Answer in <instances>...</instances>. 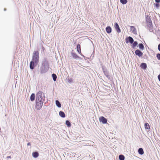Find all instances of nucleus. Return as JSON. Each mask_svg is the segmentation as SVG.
Here are the masks:
<instances>
[{"label": "nucleus", "instance_id": "nucleus-10", "mask_svg": "<svg viewBox=\"0 0 160 160\" xmlns=\"http://www.w3.org/2000/svg\"><path fill=\"white\" fill-rule=\"evenodd\" d=\"M77 50L78 53L81 55L82 53L81 50V46L80 44H78L77 45Z\"/></svg>", "mask_w": 160, "mask_h": 160}, {"label": "nucleus", "instance_id": "nucleus-19", "mask_svg": "<svg viewBox=\"0 0 160 160\" xmlns=\"http://www.w3.org/2000/svg\"><path fill=\"white\" fill-rule=\"evenodd\" d=\"M139 48L140 49L142 50L144 49V47L143 44L142 43H140L138 45Z\"/></svg>", "mask_w": 160, "mask_h": 160}, {"label": "nucleus", "instance_id": "nucleus-34", "mask_svg": "<svg viewBox=\"0 0 160 160\" xmlns=\"http://www.w3.org/2000/svg\"><path fill=\"white\" fill-rule=\"evenodd\" d=\"M7 158H11V156H8V157H7Z\"/></svg>", "mask_w": 160, "mask_h": 160}, {"label": "nucleus", "instance_id": "nucleus-22", "mask_svg": "<svg viewBox=\"0 0 160 160\" xmlns=\"http://www.w3.org/2000/svg\"><path fill=\"white\" fill-rule=\"evenodd\" d=\"M66 124L67 125V126L68 127H70L71 126V124L70 122L68 120H67L66 121Z\"/></svg>", "mask_w": 160, "mask_h": 160}, {"label": "nucleus", "instance_id": "nucleus-25", "mask_svg": "<svg viewBox=\"0 0 160 160\" xmlns=\"http://www.w3.org/2000/svg\"><path fill=\"white\" fill-rule=\"evenodd\" d=\"M120 2L123 4H126L127 2V0H120Z\"/></svg>", "mask_w": 160, "mask_h": 160}, {"label": "nucleus", "instance_id": "nucleus-4", "mask_svg": "<svg viewBox=\"0 0 160 160\" xmlns=\"http://www.w3.org/2000/svg\"><path fill=\"white\" fill-rule=\"evenodd\" d=\"M99 120L100 122H102L103 124H106L107 122V119L103 116L99 117Z\"/></svg>", "mask_w": 160, "mask_h": 160}, {"label": "nucleus", "instance_id": "nucleus-2", "mask_svg": "<svg viewBox=\"0 0 160 160\" xmlns=\"http://www.w3.org/2000/svg\"><path fill=\"white\" fill-rule=\"evenodd\" d=\"M43 102L42 100H36V105L35 108L38 110H40L43 105Z\"/></svg>", "mask_w": 160, "mask_h": 160}, {"label": "nucleus", "instance_id": "nucleus-26", "mask_svg": "<svg viewBox=\"0 0 160 160\" xmlns=\"http://www.w3.org/2000/svg\"><path fill=\"white\" fill-rule=\"evenodd\" d=\"M138 44V43L136 41H135L132 44V47L133 48H134L135 47L137 46Z\"/></svg>", "mask_w": 160, "mask_h": 160}, {"label": "nucleus", "instance_id": "nucleus-16", "mask_svg": "<svg viewBox=\"0 0 160 160\" xmlns=\"http://www.w3.org/2000/svg\"><path fill=\"white\" fill-rule=\"evenodd\" d=\"M71 55L73 57V58L76 59L77 58H79L78 56L76 53H72Z\"/></svg>", "mask_w": 160, "mask_h": 160}, {"label": "nucleus", "instance_id": "nucleus-18", "mask_svg": "<svg viewBox=\"0 0 160 160\" xmlns=\"http://www.w3.org/2000/svg\"><path fill=\"white\" fill-rule=\"evenodd\" d=\"M35 95L34 93H32L30 96V100L31 101H33L35 99Z\"/></svg>", "mask_w": 160, "mask_h": 160}, {"label": "nucleus", "instance_id": "nucleus-3", "mask_svg": "<svg viewBox=\"0 0 160 160\" xmlns=\"http://www.w3.org/2000/svg\"><path fill=\"white\" fill-rule=\"evenodd\" d=\"M43 97V92H38L36 95V100H42V97Z\"/></svg>", "mask_w": 160, "mask_h": 160}, {"label": "nucleus", "instance_id": "nucleus-15", "mask_svg": "<svg viewBox=\"0 0 160 160\" xmlns=\"http://www.w3.org/2000/svg\"><path fill=\"white\" fill-rule=\"evenodd\" d=\"M59 115L62 118H64L65 116L64 113L62 111H60L59 112Z\"/></svg>", "mask_w": 160, "mask_h": 160}, {"label": "nucleus", "instance_id": "nucleus-28", "mask_svg": "<svg viewBox=\"0 0 160 160\" xmlns=\"http://www.w3.org/2000/svg\"><path fill=\"white\" fill-rule=\"evenodd\" d=\"M68 82H72V78L68 79Z\"/></svg>", "mask_w": 160, "mask_h": 160}, {"label": "nucleus", "instance_id": "nucleus-23", "mask_svg": "<svg viewBox=\"0 0 160 160\" xmlns=\"http://www.w3.org/2000/svg\"><path fill=\"white\" fill-rule=\"evenodd\" d=\"M119 158L120 160H124L125 159L124 156L122 155H120Z\"/></svg>", "mask_w": 160, "mask_h": 160}, {"label": "nucleus", "instance_id": "nucleus-14", "mask_svg": "<svg viewBox=\"0 0 160 160\" xmlns=\"http://www.w3.org/2000/svg\"><path fill=\"white\" fill-rule=\"evenodd\" d=\"M141 67L144 69H145L146 68L147 66L146 63H143L141 64Z\"/></svg>", "mask_w": 160, "mask_h": 160}, {"label": "nucleus", "instance_id": "nucleus-8", "mask_svg": "<svg viewBox=\"0 0 160 160\" xmlns=\"http://www.w3.org/2000/svg\"><path fill=\"white\" fill-rule=\"evenodd\" d=\"M146 20L147 23L149 24H152V20L148 16H147L146 17Z\"/></svg>", "mask_w": 160, "mask_h": 160}, {"label": "nucleus", "instance_id": "nucleus-12", "mask_svg": "<svg viewBox=\"0 0 160 160\" xmlns=\"http://www.w3.org/2000/svg\"><path fill=\"white\" fill-rule=\"evenodd\" d=\"M106 30L107 32L108 33H109L111 32L112 29L111 27L109 26L107 27L106 28Z\"/></svg>", "mask_w": 160, "mask_h": 160}, {"label": "nucleus", "instance_id": "nucleus-24", "mask_svg": "<svg viewBox=\"0 0 160 160\" xmlns=\"http://www.w3.org/2000/svg\"><path fill=\"white\" fill-rule=\"evenodd\" d=\"M52 76L53 78V80L54 81H55L57 78V76L55 74H53L52 75Z\"/></svg>", "mask_w": 160, "mask_h": 160}, {"label": "nucleus", "instance_id": "nucleus-29", "mask_svg": "<svg viewBox=\"0 0 160 160\" xmlns=\"http://www.w3.org/2000/svg\"><path fill=\"white\" fill-rule=\"evenodd\" d=\"M155 2H157L159 3L160 2V0H155Z\"/></svg>", "mask_w": 160, "mask_h": 160}, {"label": "nucleus", "instance_id": "nucleus-5", "mask_svg": "<svg viewBox=\"0 0 160 160\" xmlns=\"http://www.w3.org/2000/svg\"><path fill=\"white\" fill-rule=\"evenodd\" d=\"M134 41L133 39L132 38L129 36L128 38H127L125 39V42L127 43L129 42L131 43H132Z\"/></svg>", "mask_w": 160, "mask_h": 160}, {"label": "nucleus", "instance_id": "nucleus-21", "mask_svg": "<svg viewBox=\"0 0 160 160\" xmlns=\"http://www.w3.org/2000/svg\"><path fill=\"white\" fill-rule=\"evenodd\" d=\"M56 105L58 107L60 108L61 107V104L58 100H56Z\"/></svg>", "mask_w": 160, "mask_h": 160}, {"label": "nucleus", "instance_id": "nucleus-17", "mask_svg": "<svg viewBox=\"0 0 160 160\" xmlns=\"http://www.w3.org/2000/svg\"><path fill=\"white\" fill-rule=\"evenodd\" d=\"M138 152L141 155L143 154L144 153L143 149L142 148H139L138 150Z\"/></svg>", "mask_w": 160, "mask_h": 160}, {"label": "nucleus", "instance_id": "nucleus-11", "mask_svg": "<svg viewBox=\"0 0 160 160\" xmlns=\"http://www.w3.org/2000/svg\"><path fill=\"white\" fill-rule=\"evenodd\" d=\"M32 156L34 158H37L39 156V153L37 152H34L32 153Z\"/></svg>", "mask_w": 160, "mask_h": 160}, {"label": "nucleus", "instance_id": "nucleus-33", "mask_svg": "<svg viewBox=\"0 0 160 160\" xmlns=\"http://www.w3.org/2000/svg\"><path fill=\"white\" fill-rule=\"evenodd\" d=\"M31 145L30 143H28V144H27V145L28 146H29V145Z\"/></svg>", "mask_w": 160, "mask_h": 160}, {"label": "nucleus", "instance_id": "nucleus-1", "mask_svg": "<svg viewBox=\"0 0 160 160\" xmlns=\"http://www.w3.org/2000/svg\"><path fill=\"white\" fill-rule=\"evenodd\" d=\"M39 53L38 51H35L33 53L32 61L35 63H37L39 62Z\"/></svg>", "mask_w": 160, "mask_h": 160}, {"label": "nucleus", "instance_id": "nucleus-31", "mask_svg": "<svg viewBox=\"0 0 160 160\" xmlns=\"http://www.w3.org/2000/svg\"><path fill=\"white\" fill-rule=\"evenodd\" d=\"M158 78L159 81H160V74L158 76Z\"/></svg>", "mask_w": 160, "mask_h": 160}, {"label": "nucleus", "instance_id": "nucleus-27", "mask_svg": "<svg viewBox=\"0 0 160 160\" xmlns=\"http://www.w3.org/2000/svg\"><path fill=\"white\" fill-rule=\"evenodd\" d=\"M157 57L158 58V59L160 60V54H158L157 55Z\"/></svg>", "mask_w": 160, "mask_h": 160}, {"label": "nucleus", "instance_id": "nucleus-20", "mask_svg": "<svg viewBox=\"0 0 160 160\" xmlns=\"http://www.w3.org/2000/svg\"><path fill=\"white\" fill-rule=\"evenodd\" d=\"M145 128L146 129H150V126L149 124L148 123H146L145 124Z\"/></svg>", "mask_w": 160, "mask_h": 160}, {"label": "nucleus", "instance_id": "nucleus-7", "mask_svg": "<svg viewBox=\"0 0 160 160\" xmlns=\"http://www.w3.org/2000/svg\"><path fill=\"white\" fill-rule=\"evenodd\" d=\"M114 27L117 31L118 32H121V30L119 28V26L118 24L116 22L115 24Z\"/></svg>", "mask_w": 160, "mask_h": 160}, {"label": "nucleus", "instance_id": "nucleus-32", "mask_svg": "<svg viewBox=\"0 0 160 160\" xmlns=\"http://www.w3.org/2000/svg\"><path fill=\"white\" fill-rule=\"evenodd\" d=\"M156 6L157 7H158L159 6V4H156Z\"/></svg>", "mask_w": 160, "mask_h": 160}, {"label": "nucleus", "instance_id": "nucleus-13", "mask_svg": "<svg viewBox=\"0 0 160 160\" xmlns=\"http://www.w3.org/2000/svg\"><path fill=\"white\" fill-rule=\"evenodd\" d=\"M34 63L32 61H31L30 62V67L32 69H33L34 68Z\"/></svg>", "mask_w": 160, "mask_h": 160}, {"label": "nucleus", "instance_id": "nucleus-6", "mask_svg": "<svg viewBox=\"0 0 160 160\" xmlns=\"http://www.w3.org/2000/svg\"><path fill=\"white\" fill-rule=\"evenodd\" d=\"M135 53L136 55L138 56L139 57H141L143 55L142 52L138 49L135 51Z\"/></svg>", "mask_w": 160, "mask_h": 160}, {"label": "nucleus", "instance_id": "nucleus-30", "mask_svg": "<svg viewBox=\"0 0 160 160\" xmlns=\"http://www.w3.org/2000/svg\"><path fill=\"white\" fill-rule=\"evenodd\" d=\"M158 50L159 51H160V44H159L158 45Z\"/></svg>", "mask_w": 160, "mask_h": 160}, {"label": "nucleus", "instance_id": "nucleus-9", "mask_svg": "<svg viewBox=\"0 0 160 160\" xmlns=\"http://www.w3.org/2000/svg\"><path fill=\"white\" fill-rule=\"evenodd\" d=\"M131 30L132 32V33L134 34L137 33V30L133 26H130Z\"/></svg>", "mask_w": 160, "mask_h": 160}]
</instances>
